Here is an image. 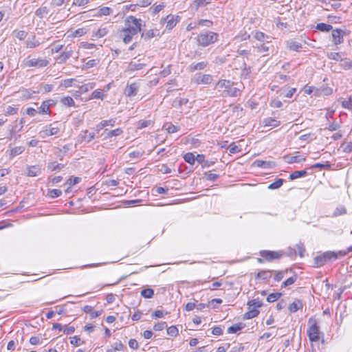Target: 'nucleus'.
<instances>
[{"mask_svg": "<svg viewBox=\"0 0 352 352\" xmlns=\"http://www.w3.org/2000/svg\"><path fill=\"white\" fill-rule=\"evenodd\" d=\"M115 123H116L115 119H110L108 120H102L97 126V130L100 131L101 129H102L107 126H109V125L113 126L115 125Z\"/></svg>", "mask_w": 352, "mask_h": 352, "instance_id": "30", "label": "nucleus"}, {"mask_svg": "<svg viewBox=\"0 0 352 352\" xmlns=\"http://www.w3.org/2000/svg\"><path fill=\"white\" fill-rule=\"evenodd\" d=\"M302 308V302L299 299H296L292 303H291L288 307L291 313L296 312L298 310Z\"/></svg>", "mask_w": 352, "mask_h": 352, "instance_id": "21", "label": "nucleus"}, {"mask_svg": "<svg viewBox=\"0 0 352 352\" xmlns=\"http://www.w3.org/2000/svg\"><path fill=\"white\" fill-rule=\"evenodd\" d=\"M184 160L186 162L192 165L195 162V156L192 153H187L184 155Z\"/></svg>", "mask_w": 352, "mask_h": 352, "instance_id": "42", "label": "nucleus"}, {"mask_svg": "<svg viewBox=\"0 0 352 352\" xmlns=\"http://www.w3.org/2000/svg\"><path fill=\"white\" fill-rule=\"evenodd\" d=\"M167 334L170 336H176L178 334V329L175 326H171L167 329Z\"/></svg>", "mask_w": 352, "mask_h": 352, "instance_id": "59", "label": "nucleus"}, {"mask_svg": "<svg viewBox=\"0 0 352 352\" xmlns=\"http://www.w3.org/2000/svg\"><path fill=\"white\" fill-rule=\"evenodd\" d=\"M60 102L64 105H66L67 107H74L75 106L74 100H73V98L72 97H69V96L63 98L61 99Z\"/></svg>", "mask_w": 352, "mask_h": 352, "instance_id": "43", "label": "nucleus"}, {"mask_svg": "<svg viewBox=\"0 0 352 352\" xmlns=\"http://www.w3.org/2000/svg\"><path fill=\"white\" fill-rule=\"evenodd\" d=\"M280 95L286 97L292 98L294 93L296 91V88L283 87L280 89Z\"/></svg>", "mask_w": 352, "mask_h": 352, "instance_id": "22", "label": "nucleus"}, {"mask_svg": "<svg viewBox=\"0 0 352 352\" xmlns=\"http://www.w3.org/2000/svg\"><path fill=\"white\" fill-rule=\"evenodd\" d=\"M62 195V191L59 189L50 190L47 192V195L52 198H56Z\"/></svg>", "mask_w": 352, "mask_h": 352, "instance_id": "49", "label": "nucleus"}, {"mask_svg": "<svg viewBox=\"0 0 352 352\" xmlns=\"http://www.w3.org/2000/svg\"><path fill=\"white\" fill-rule=\"evenodd\" d=\"M344 32L340 29L332 30L333 41L336 45L340 44L343 42V36Z\"/></svg>", "mask_w": 352, "mask_h": 352, "instance_id": "12", "label": "nucleus"}, {"mask_svg": "<svg viewBox=\"0 0 352 352\" xmlns=\"http://www.w3.org/2000/svg\"><path fill=\"white\" fill-rule=\"evenodd\" d=\"M342 107L352 110V96H351L348 100H344L342 102Z\"/></svg>", "mask_w": 352, "mask_h": 352, "instance_id": "55", "label": "nucleus"}, {"mask_svg": "<svg viewBox=\"0 0 352 352\" xmlns=\"http://www.w3.org/2000/svg\"><path fill=\"white\" fill-rule=\"evenodd\" d=\"M219 34L217 33L206 31L201 32L197 36V43L199 45L207 47L210 44L215 43L218 40Z\"/></svg>", "mask_w": 352, "mask_h": 352, "instance_id": "2", "label": "nucleus"}, {"mask_svg": "<svg viewBox=\"0 0 352 352\" xmlns=\"http://www.w3.org/2000/svg\"><path fill=\"white\" fill-rule=\"evenodd\" d=\"M139 85L136 82H133L127 85L124 89V94L128 97H132L137 94Z\"/></svg>", "mask_w": 352, "mask_h": 352, "instance_id": "13", "label": "nucleus"}, {"mask_svg": "<svg viewBox=\"0 0 352 352\" xmlns=\"http://www.w3.org/2000/svg\"><path fill=\"white\" fill-rule=\"evenodd\" d=\"M41 173V168L38 166H31L28 168V176L35 177Z\"/></svg>", "mask_w": 352, "mask_h": 352, "instance_id": "24", "label": "nucleus"}, {"mask_svg": "<svg viewBox=\"0 0 352 352\" xmlns=\"http://www.w3.org/2000/svg\"><path fill=\"white\" fill-rule=\"evenodd\" d=\"M49 12V10L46 6H43L39 8H38L35 14L40 17L43 18L44 16L47 15Z\"/></svg>", "mask_w": 352, "mask_h": 352, "instance_id": "37", "label": "nucleus"}, {"mask_svg": "<svg viewBox=\"0 0 352 352\" xmlns=\"http://www.w3.org/2000/svg\"><path fill=\"white\" fill-rule=\"evenodd\" d=\"M123 131L120 128L109 131L106 135L107 138H109L113 136H118L122 133Z\"/></svg>", "mask_w": 352, "mask_h": 352, "instance_id": "45", "label": "nucleus"}, {"mask_svg": "<svg viewBox=\"0 0 352 352\" xmlns=\"http://www.w3.org/2000/svg\"><path fill=\"white\" fill-rule=\"evenodd\" d=\"M163 129H166L168 133H173L179 130L178 126L170 123H166L163 126Z\"/></svg>", "mask_w": 352, "mask_h": 352, "instance_id": "38", "label": "nucleus"}, {"mask_svg": "<svg viewBox=\"0 0 352 352\" xmlns=\"http://www.w3.org/2000/svg\"><path fill=\"white\" fill-rule=\"evenodd\" d=\"M27 35H28V33L24 30H15L12 32V36L14 37L19 39L20 41L25 39V37L27 36Z\"/></svg>", "mask_w": 352, "mask_h": 352, "instance_id": "33", "label": "nucleus"}, {"mask_svg": "<svg viewBox=\"0 0 352 352\" xmlns=\"http://www.w3.org/2000/svg\"><path fill=\"white\" fill-rule=\"evenodd\" d=\"M260 254L263 258L269 261L279 258L283 255L280 252L270 250H263L260 252Z\"/></svg>", "mask_w": 352, "mask_h": 352, "instance_id": "10", "label": "nucleus"}, {"mask_svg": "<svg viewBox=\"0 0 352 352\" xmlns=\"http://www.w3.org/2000/svg\"><path fill=\"white\" fill-rule=\"evenodd\" d=\"M60 124L57 122H54L50 125H47L44 126L43 129L39 132V135L43 138L51 135H57L60 130Z\"/></svg>", "mask_w": 352, "mask_h": 352, "instance_id": "5", "label": "nucleus"}, {"mask_svg": "<svg viewBox=\"0 0 352 352\" xmlns=\"http://www.w3.org/2000/svg\"><path fill=\"white\" fill-rule=\"evenodd\" d=\"M17 111L16 107L8 106L5 111V116L14 115L17 113Z\"/></svg>", "mask_w": 352, "mask_h": 352, "instance_id": "57", "label": "nucleus"}, {"mask_svg": "<svg viewBox=\"0 0 352 352\" xmlns=\"http://www.w3.org/2000/svg\"><path fill=\"white\" fill-rule=\"evenodd\" d=\"M159 35L160 31L158 30H148L142 33V38L145 41H149L152 38Z\"/></svg>", "mask_w": 352, "mask_h": 352, "instance_id": "14", "label": "nucleus"}, {"mask_svg": "<svg viewBox=\"0 0 352 352\" xmlns=\"http://www.w3.org/2000/svg\"><path fill=\"white\" fill-rule=\"evenodd\" d=\"M287 272V270H285V271H278L276 272V274H275L274 276V280L276 281H280L283 279V278L284 277V275L285 273Z\"/></svg>", "mask_w": 352, "mask_h": 352, "instance_id": "61", "label": "nucleus"}, {"mask_svg": "<svg viewBox=\"0 0 352 352\" xmlns=\"http://www.w3.org/2000/svg\"><path fill=\"white\" fill-rule=\"evenodd\" d=\"M346 213V210L344 206L338 207L333 213V217H338Z\"/></svg>", "mask_w": 352, "mask_h": 352, "instance_id": "52", "label": "nucleus"}, {"mask_svg": "<svg viewBox=\"0 0 352 352\" xmlns=\"http://www.w3.org/2000/svg\"><path fill=\"white\" fill-rule=\"evenodd\" d=\"M179 16H177L175 17L174 16H167L166 19H168L166 23V28L168 30H172L177 23Z\"/></svg>", "mask_w": 352, "mask_h": 352, "instance_id": "25", "label": "nucleus"}, {"mask_svg": "<svg viewBox=\"0 0 352 352\" xmlns=\"http://www.w3.org/2000/svg\"><path fill=\"white\" fill-rule=\"evenodd\" d=\"M141 295L145 298H151L154 295V290L151 288H147L142 290Z\"/></svg>", "mask_w": 352, "mask_h": 352, "instance_id": "44", "label": "nucleus"}, {"mask_svg": "<svg viewBox=\"0 0 352 352\" xmlns=\"http://www.w3.org/2000/svg\"><path fill=\"white\" fill-rule=\"evenodd\" d=\"M248 306H250V308L252 307H254V308H258L263 305V303L259 301L258 300L254 299L248 302Z\"/></svg>", "mask_w": 352, "mask_h": 352, "instance_id": "60", "label": "nucleus"}, {"mask_svg": "<svg viewBox=\"0 0 352 352\" xmlns=\"http://www.w3.org/2000/svg\"><path fill=\"white\" fill-rule=\"evenodd\" d=\"M74 48L75 47L73 44H69L65 46L60 54L56 58V61L58 64L65 63L67 59L72 56Z\"/></svg>", "mask_w": 352, "mask_h": 352, "instance_id": "6", "label": "nucleus"}, {"mask_svg": "<svg viewBox=\"0 0 352 352\" xmlns=\"http://www.w3.org/2000/svg\"><path fill=\"white\" fill-rule=\"evenodd\" d=\"M287 47L292 51L299 52L302 49V46L300 43L296 42L293 40L287 41Z\"/></svg>", "mask_w": 352, "mask_h": 352, "instance_id": "23", "label": "nucleus"}, {"mask_svg": "<svg viewBox=\"0 0 352 352\" xmlns=\"http://www.w3.org/2000/svg\"><path fill=\"white\" fill-rule=\"evenodd\" d=\"M95 138L94 133H89L88 131H85L81 135L82 141H85L87 142H91Z\"/></svg>", "mask_w": 352, "mask_h": 352, "instance_id": "32", "label": "nucleus"}, {"mask_svg": "<svg viewBox=\"0 0 352 352\" xmlns=\"http://www.w3.org/2000/svg\"><path fill=\"white\" fill-rule=\"evenodd\" d=\"M297 279L296 275H294V276L289 277V278L286 279L282 284V287H286L289 285H292L295 283V281Z\"/></svg>", "mask_w": 352, "mask_h": 352, "instance_id": "50", "label": "nucleus"}, {"mask_svg": "<svg viewBox=\"0 0 352 352\" xmlns=\"http://www.w3.org/2000/svg\"><path fill=\"white\" fill-rule=\"evenodd\" d=\"M30 343L32 345H36L42 343V339L37 336H32L30 339Z\"/></svg>", "mask_w": 352, "mask_h": 352, "instance_id": "63", "label": "nucleus"}, {"mask_svg": "<svg viewBox=\"0 0 352 352\" xmlns=\"http://www.w3.org/2000/svg\"><path fill=\"white\" fill-rule=\"evenodd\" d=\"M64 49L63 45L59 44L58 42H54L52 44V52L58 53Z\"/></svg>", "mask_w": 352, "mask_h": 352, "instance_id": "53", "label": "nucleus"}, {"mask_svg": "<svg viewBox=\"0 0 352 352\" xmlns=\"http://www.w3.org/2000/svg\"><path fill=\"white\" fill-rule=\"evenodd\" d=\"M263 123L265 124V126L276 127V126H279L280 121L276 120L272 118H267L264 120Z\"/></svg>", "mask_w": 352, "mask_h": 352, "instance_id": "31", "label": "nucleus"}, {"mask_svg": "<svg viewBox=\"0 0 352 352\" xmlns=\"http://www.w3.org/2000/svg\"><path fill=\"white\" fill-rule=\"evenodd\" d=\"M146 65V63L131 61L128 65V71L135 72L142 69Z\"/></svg>", "mask_w": 352, "mask_h": 352, "instance_id": "18", "label": "nucleus"}, {"mask_svg": "<svg viewBox=\"0 0 352 352\" xmlns=\"http://www.w3.org/2000/svg\"><path fill=\"white\" fill-rule=\"evenodd\" d=\"M281 295L282 294L279 292L272 293L267 296V300L269 302H275L281 296Z\"/></svg>", "mask_w": 352, "mask_h": 352, "instance_id": "46", "label": "nucleus"}, {"mask_svg": "<svg viewBox=\"0 0 352 352\" xmlns=\"http://www.w3.org/2000/svg\"><path fill=\"white\" fill-rule=\"evenodd\" d=\"M125 25L132 27L138 33L142 31V21L134 16H129L125 19Z\"/></svg>", "mask_w": 352, "mask_h": 352, "instance_id": "7", "label": "nucleus"}, {"mask_svg": "<svg viewBox=\"0 0 352 352\" xmlns=\"http://www.w3.org/2000/svg\"><path fill=\"white\" fill-rule=\"evenodd\" d=\"M248 309L249 311L244 314V318L245 319L253 318L259 314V311L256 308H254V307L250 308V306H248Z\"/></svg>", "mask_w": 352, "mask_h": 352, "instance_id": "26", "label": "nucleus"}, {"mask_svg": "<svg viewBox=\"0 0 352 352\" xmlns=\"http://www.w3.org/2000/svg\"><path fill=\"white\" fill-rule=\"evenodd\" d=\"M272 271H271V270H262L256 274V278H261L262 280H268L272 276Z\"/></svg>", "mask_w": 352, "mask_h": 352, "instance_id": "27", "label": "nucleus"}, {"mask_svg": "<svg viewBox=\"0 0 352 352\" xmlns=\"http://www.w3.org/2000/svg\"><path fill=\"white\" fill-rule=\"evenodd\" d=\"M254 38L259 41H265L267 39L270 38L269 36L261 32H256L254 34Z\"/></svg>", "mask_w": 352, "mask_h": 352, "instance_id": "48", "label": "nucleus"}, {"mask_svg": "<svg viewBox=\"0 0 352 352\" xmlns=\"http://www.w3.org/2000/svg\"><path fill=\"white\" fill-rule=\"evenodd\" d=\"M286 161L289 163H296L300 162L301 160H305V158H300V156H286L285 157Z\"/></svg>", "mask_w": 352, "mask_h": 352, "instance_id": "47", "label": "nucleus"}, {"mask_svg": "<svg viewBox=\"0 0 352 352\" xmlns=\"http://www.w3.org/2000/svg\"><path fill=\"white\" fill-rule=\"evenodd\" d=\"M25 151L23 146H16L9 150H7L6 153L10 156V158H13L15 156L21 154Z\"/></svg>", "mask_w": 352, "mask_h": 352, "instance_id": "19", "label": "nucleus"}, {"mask_svg": "<svg viewBox=\"0 0 352 352\" xmlns=\"http://www.w3.org/2000/svg\"><path fill=\"white\" fill-rule=\"evenodd\" d=\"M193 80L197 85H209L212 82V76L210 74L199 73L195 75Z\"/></svg>", "mask_w": 352, "mask_h": 352, "instance_id": "9", "label": "nucleus"}, {"mask_svg": "<svg viewBox=\"0 0 352 352\" xmlns=\"http://www.w3.org/2000/svg\"><path fill=\"white\" fill-rule=\"evenodd\" d=\"M234 85L230 80H220L216 83L214 89L222 97H237L241 95V90Z\"/></svg>", "mask_w": 352, "mask_h": 352, "instance_id": "1", "label": "nucleus"}, {"mask_svg": "<svg viewBox=\"0 0 352 352\" xmlns=\"http://www.w3.org/2000/svg\"><path fill=\"white\" fill-rule=\"evenodd\" d=\"M346 254V252L340 251L338 252H327L323 254L324 260L327 261H335L340 257L344 256Z\"/></svg>", "mask_w": 352, "mask_h": 352, "instance_id": "11", "label": "nucleus"}, {"mask_svg": "<svg viewBox=\"0 0 352 352\" xmlns=\"http://www.w3.org/2000/svg\"><path fill=\"white\" fill-rule=\"evenodd\" d=\"M316 29L322 32H329L333 29V27L329 24L320 23L317 24Z\"/></svg>", "mask_w": 352, "mask_h": 352, "instance_id": "35", "label": "nucleus"}, {"mask_svg": "<svg viewBox=\"0 0 352 352\" xmlns=\"http://www.w3.org/2000/svg\"><path fill=\"white\" fill-rule=\"evenodd\" d=\"M81 180L80 177H71L67 181V184L69 186V187H72L77 184H78Z\"/></svg>", "mask_w": 352, "mask_h": 352, "instance_id": "51", "label": "nucleus"}, {"mask_svg": "<svg viewBox=\"0 0 352 352\" xmlns=\"http://www.w3.org/2000/svg\"><path fill=\"white\" fill-rule=\"evenodd\" d=\"M255 166L263 168H270L275 166V163L272 161H264L261 160H256L254 162Z\"/></svg>", "mask_w": 352, "mask_h": 352, "instance_id": "15", "label": "nucleus"}, {"mask_svg": "<svg viewBox=\"0 0 352 352\" xmlns=\"http://www.w3.org/2000/svg\"><path fill=\"white\" fill-rule=\"evenodd\" d=\"M296 247L297 251L298 252V254L300 255V257H302L304 252H305V249L304 248L303 244L301 243H299L296 244Z\"/></svg>", "mask_w": 352, "mask_h": 352, "instance_id": "64", "label": "nucleus"}, {"mask_svg": "<svg viewBox=\"0 0 352 352\" xmlns=\"http://www.w3.org/2000/svg\"><path fill=\"white\" fill-rule=\"evenodd\" d=\"M108 33V30L106 28H100L95 33V36L98 38H102Z\"/></svg>", "mask_w": 352, "mask_h": 352, "instance_id": "58", "label": "nucleus"}, {"mask_svg": "<svg viewBox=\"0 0 352 352\" xmlns=\"http://www.w3.org/2000/svg\"><path fill=\"white\" fill-rule=\"evenodd\" d=\"M65 166L63 164L56 163V162H50L47 164V169L50 171L60 170Z\"/></svg>", "mask_w": 352, "mask_h": 352, "instance_id": "28", "label": "nucleus"}, {"mask_svg": "<svg viewBox=\"0 0 352 352\" xmlns=\"http://www.w3.org/2000/svg\"><path fill=\"white\" fill-rule=\"evenodd\" d=\"M213 23L207 19H201L199 21L198 25L201 26H206L208 28H210L212 25Z\"/></svg>", "mask_w": 352, "mask_h": 352, "instance_id": "62", "label": "nucleus"}, {"mask_svg": "<svg viewBox=\"0 0 352 352\" xmlns=\"http://www.w3.org/2000/svg\"><path fill=\"white\" fill-rule=\"evenodd\" d=\"M105 95L103 93V91L101 89H96L91 94V98L92 99H101L103 100Z\"/></svg>", "mask_w": 352, "mask_h": 352, "instance_id": "39", "label": "nucleus"}, {"mask_svg": "<svg viewBox=\"0 0 352 352\" xmlns=\"http://www.w3.org/2000/svg\"><path fill=\"white\" fill-rule=\"evenodd\" d=\"M39 45L40 42L36 38L35 35L28 37L25 41V46L28 48H35Z\"/></svg>", "mask_w": 352, "mask_h": 352, "instance_id": "20", "label": "nucleus"}, {"mask_svg": "<svg viewBox=\"0 0 352 352\" xmlns=\"http://www.w3.org/2000/svg\"><path fill=\"white\" fill-rule=\"evenodd\" d=\"M111 9L109 7H102L99 9L98 14L100 16H107L111 14Z\"/></svg>", "mask_w": 352, "mask_h": 352, "instance_id": "54", "label": "nucleus"}, {"mask_svg": "<svg viewBox=\"0 0 352 352\" xmlns=\"http://www.w3.org/2000/svg\"><path fill=\"white\" fill-rule=\"evenodd\" d=\"M307 174V172L306 170H296L290 174L289 179L294 180L297 178L302 177L306 176Z\"/></svg>", "mask_w": 352, "mask_h": 352, "instance_id": "29", "label": "nucleus"}, {"mask_svg": "<svg viewBox=\"0 0 352 352\" xmlns=\"http://www.w3.org/2000/svg\"><path fill=\"white\" fill-rule=\"evenodd\" d=\"M153 124V122L152 120H141L138 121L137 126L138 129H143V128H146V127L152 126Z\"/></svg>", "mask_w": 352, "mask_h": 352, "instance_id": "40", "label": "nucleus"}, {"mask_svg": "<svg viewBox=\"0 0 352 352\" xmlns=\"http://www.w3.org/2000/svg\"><path fill=\"white\" fill-rule=\"evenodd\" d=\"M166 327H167V324H166V322H160L155 324V325L153 326V329L156 331H162L164 329H165Z\"/></svg>", "mask_w": 352, "mask_h": 352, "instance_id": "56", "label": "nucleus"}, {"mask_svg": "<svg viewBox=\"0 0 352 352\" xmlns=\"http://www.w3.org/2000/svg\"><path fill=\"white\" fill-rule=\"evenodd\" d=\"M52 102H53L52 100L43 101L38 109V113L41 114L50 113V107Z\"/></svg>", "mask_w": 352, "mask_h": 352, "instance_id": "17", "label": "nucleus"}, {"mask_svg": "<svg viewBox=\"0 0 352 352\" xmlns=\"http://www.w3.org/2000/svg\"><path fill=\"white\" fill-rule=\"evenodd\" d=\"M284 180L283 179H278L274 182L268 186V188L275 190L279 188L283 184Z\"/></svg>", "mask_w": 352, "mask_h": 352, "instance_id": "41", "label": "nucleus"}, {"mask_svg": "<svg viewBox=\"0 0 352 352\" xmlns=\"http://www.w3.org/2000/svg\"><path fill=\"white\" fill-rule=\"evenodd\" d=\"M137 34L138 32L128 25H125V28L121 30V36L123 38L124 43L126 44L130 43L133 36Z\"/></svg>", "mask_w": 352, "mask_h": 352, "instance_id": "8", "label": "nucleus"}, {"mask_svg": "<svg viewBox=\"0 0 352 352\" xmlns=\"http://www.w3.org/2000/svg\"><path fill=\"white\" fill-rule=\"evenodd\" d=\"M95 86H96L95 82H89V83L81 85L79 87V91L80 93H86L88 91L94 89L95 87Z\"/></svg>", "mask_w": 352, "mask_h": 352, "instance_id": "34", "label": "nucleus"}, {"mask_svg": "<svg viewBox=\"0 0 352 352\" xmlns=\"http://www.w3.org/2000/svg\"><path fill=\"white\" fill-rule=\"evenodd\" d=\"M208 65V63L206 61H201L197 63H191L188 67V70L191 72H193L196 70H203L204 69L207 65Z\"/></svg>", "mask_w": 352, "mask_h": 352, "instance_id": "16", "label": "nucleus"}, {"mask_svg": "<svg viewBox=\"0 0 352 352\" xmlns=\"http://www.w3.org/2000/svg\"><path fill=\"white\" fill-rule=\"evenodd\" d=\"M308 325L307 333L309 340L311 342H318L320 340V330L316 320L310 318L308 320Z\"/></svg>", "mask_w": 352, "mask_h": 352, "instance_id": "3", "label": "nucleus"}, {"mask_svg": "<svg viewBox=\"0 0 352 352\" xmlns=\"http://www.w3.org/2000/svg\"><path fill=\"white\" fill-rule=\"evenodd\" d=\"M49 64V61L42 58H31L28 56L22 62L23 67H36L42 68L46 67Z\"/></svg>", "mask_w": 352, "mask_h": 352, "instance_id": "4", "label": "nucleus"}, {"mask_svg": "<svg viewBox=\"0 0 352 352\" xmlns=\"http://www.w3.org/2000/svg\"><path fill=\"white\" fill-rule=\"evenodd\" d=\"M243 327V324L240 323V324H234L230 327L228 328V333H237L239 331L241 330Z\"/></svg>", "mask_w": 352, "mask_h": 352, "instance_id": "36", "label": "nucleus"}]
</instances>
